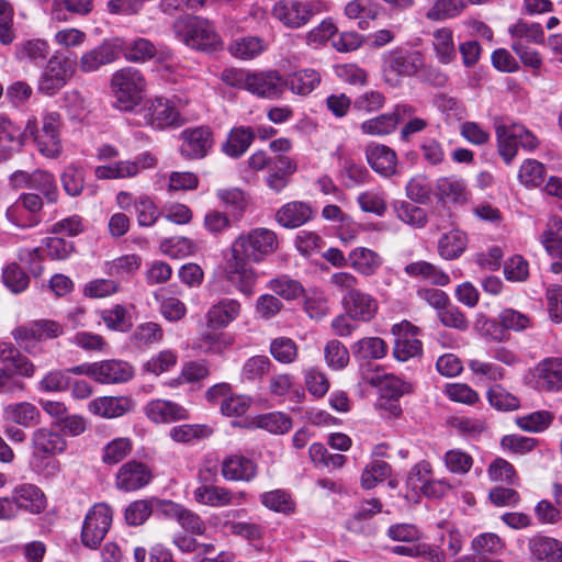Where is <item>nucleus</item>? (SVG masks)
<instances>
[{"label":"nucleus","mask_w":562,"mask_h":562,"mask_svg":"<svg viewBox=\"0 0 562 562\" xmlns=\"http://www.w3.org/2000/svg\"><path fill=\"white\" fill-rule=\"evenodd\" d=\"M329 281L344 293L342 305L350 318L369 322L374 317L378 303L370 294L357 289L358 279L352 273L336 272Z\"/></svg>","instance_id":"f257e3e1"},{"label":"nucleus","mask_w":562,"mask_h":562,"mask_svg":"<svg viewBox=\"0 0 562 562\" xmlns=\"http://www.w3.org/2000/svg\"><path fill=\"white\" fill-rule=\"evenodd\" d=\"M146 81L142 72L126 67L115 71L111 79V89L115 106L122 111H133L143 100Z\"/></svg>","instance_id":"f03ea898"},{"label":"nucleus","mask_w":562,"mask_h":562,"mask_svg":"<svg viewBox=\"0 0 562 562\" xmlns=\"http://www.w3.org/2000/svg\"><path fill=\"white\" fill-rule=\"evenodd\" d=\"M173 31L177 37L192 48L206 50L215 48L221 43L220 36L210 21L199 16L177 19L173 23Z\"/></svg>","instance_id":"7ed1b4c3"},{"label":"nucleus","mask_w":562,"mask_h":562,"mask_svg":"<svg viewBox=\"0 0 562 562\" xmlns=\"http://www.w3.org/2000/svg\"><path fill=\"white\" fill-rule=\"evenodd\" d=\"M424 67V56L418 50L395 49L383 58V78L390 87H398L404 78L413 77Z\"/></svg>","instance_id":"20e7f679"},{"label":"nucleus","mask_w":562,"mask_h":562,"mask_svg":"<svg viewBox=\"0 0 562 562\" xmlns=\"http://www.w3.org/2000/svg\"><path fill=\"white\" fill-rule=\"evenodd\" d=\"M278 248L277 235L268 228H255L241 234L232 244L231 250L248 258L251 262H261Z\"/></svg>","instance_id":"39448f33"},{"label":"nucleus","mask_w":562,"mask_h":562,"mask_svg":"<svg viewBox=\"0 0 562 562\" xmlns=\"http://www.w3.org/2000/svg\"><path fill=\"white\" fill-rule=\"evenodd\" d=\"M113 521V509L105 503L94 504L87 513L81 528V543L95 550L104 540Z\"/></svg>","instance_id":"423d86ee"},{"label":"nucleus","mask_w":562,"mask_h":562,"mask_svg":"<svg viewBox=\"0 0 562 562\" xmlns=\"http://www.w3.org/2000/svg\"><path fill=\"white\" fill-rule=\"evenodd\" d=\"M527 385L539 392L562 390V358L549 357L538 362L525 376Z\"/></svg>","instance_id":"0eeeda50"},{"label":"nucleus","mask_w":562,"mask_h":562,"mask_svg":"<svg viewBox=\"0 0 562 562\" xmlns=\"http://www.w3.org/2000/svg\"><path fill=\"white\" fill-rule=\"evenodd\" d=\"M60 116L57 112L46 113L42 130H37L36 120H29L25 132L35 137L40 151L49 158L57 157L61 151L59 139Z\"/></svg>","instance_id":"6e6552de"},{"label":"nucleus","mask_w":562,"mask_h":562,"mask_svg":"<svg viewBox=\"0 0 562 562\" xmlns=\"http://www.w3.org/2000/svg\"><path fill=\"white\" fill-rule=\"evenodd\" d=\"M72 61L59 53L50 56L38 80V91L54 95L72 78Z\"/></svg>","instance_id":"1a4fd4ad"},{"label":"nucleus","mask_w":562,"mask_h":562,"mask_svg":"<svg viewBox=\"0 0 562 562\" xmlns=\"http://www.w3.org/2000/svg\"><path fill=\"white\" fill-rule=\"evenodd\" d=\"M142 117L138 125H149L153 128H165L182 124L180 112L173 103L166 98L148 100L137 112Z\"/></svg>","instance_id":"9d476101"},{"label":"nucleus","mask_w":562,"mask_h":562,"mask_svg":"<svg viewBox=\"0 0 562 562\" xmlns=\"http://www.w3.org/2000/svg\"><path fill=\"white\" fill-rule=\"evenodd\" d=\"M237 82L252 94L267 99H278L285 90L283 77L277 70L255 74L240 72Z\"/></svg>","instance_id":"9b49d317"},{"label":"nucleus","mask_w":562,"mask_h":562,"mask_svg":"<svg viewBox=\"0 0 562 562\" xmlns=\"http://www.w3.org/2000/svg\"><path fill=\"white\" fill-rule=\"evenodd\" d=\"M250 260L239 254L231 255L225 261V277L239 292L249 295L252 293L254 285L257 281V274L250 266Z\"/></svg>","instance_id":"f8f14e48"},{"label":"nucleus","mask_w":562,"mask_h":562,"mask_svg":"<svg viewBox=\"0 0 562 562\" xmlns=\"http://www.w3.org/2000/svg\"><path fill=\"white\" fill-rule=\"evenodd\" d=\"M31 449L33 458L46 460L67 449L64 435L52 427H38L31 435Z\"/></svg>","instance_id":"ddd939ff"},{"label":"nucleus","mask_w":562,"mask_h":562,"mask_svg":"<svg viewBox=\"0 0 562 562\" xmlns=\"http://www.w3.org/2000/svg\"><path fill=\"white\" fill-rule=\"evenodd\" d=\"M419 329L408 322H402L392 326V333L397 335L393 355L398 361H407L411 358L422 355L423 345L417 338Z\"/></svg>","instance_id":"4468645a"},{"label":"nucleus","mask_w":562,"mask_h":562,"mask_svg":"<svg viewBox=\"0 0 562 562\" xmlns=\"http://www.w3.org/2000/svg\"><path fill=\"white\" fill-rule=\"evenodd\" d=\"M272 13L285 26L299 29L314 15L315 5L301 1H280L274 4Z\"/></svg>","instance_id":"2eb2a0df"},{"label":"nucleus","mask_w":562,"mask_h":562,"mask_svg":"<svg viewBox=\"0 0 562 562\" xmlns=\"http://www.w3.org/2000/svg\"><path fill=\"white\" fill-rule=\"evenodd\" d=\"M151 477V471L146 464L132 460L119 469L115 485L125 492L136 491L147 485Z\"/></svg>","instance_id":"dca6fc26"},{"label":"nucleus","mask_w":562,"mask_h":562,"mask_svg":"<svg viewBox=\"0 0 562 562\" xmlns=\"http://www.w3.org/2000/svg\"><path fill=\"white\" fill-rule=\"evenodd\" d=\"M245 495V492L233 493L226 487L206 484L196 487L193 492L196 503L211 507L239 505L244 501Z\"/></svg>","instance_id":"f3484780"},{"label":"nucleus","mask_w":562,"mask_h":562,"mask_svg":"<svg viewBox=\"0 0 562 562\" xmlns=\"http://www.w3.org/2000/svg\"><path fill=\"white\" fill-rule=\"evenodd\" d=\"M241 311V303L238 300L224 297L207 310L206 325L211 329L226 328L240 316Z\"/></svg>","instance_id":"a211bd4d"},{"label":"nucleus","mask_w":562,"mask_h":562,"mask_svg":"<svg viewBox=\"0 0 562 562\" xmlns=\"http://www.w3.org/2000/svg\"><path fill=\"white\" fill-rule=\"evenodd\" d=\"M181 154L190 159L203 158L213 144L212 132L203 126L184 130L181 133Z\"/></svg>","instance_id":"6ab92c4d"},{"label":"nucleus","mask_w":562,"mask_h":562,"mask_svg":"<svg viewBox=\"0 0 562 562\" xmlns=\"http://www.w3.org/2000/svg\"><path fill=\"white\" fill-rule=\"evenodd\" d=\"M531 562H562V543L546 536H533L528 540Z\"/></svg>","instance_id":"aec40b11"},{"label":"nucleus","mask_w":562,"mask_h":562,"mask_svg":"<svg viewBox=\"0 0 562 562\" xmlns=\"http://www.w3.org/2000/svg\"><path fill=\"white\" fill-rule=\"evenodd\" d=\"M366 157L371 168L385 177L396 171V154L393 149L381 144H370L366 148Z\"/></svg>","instance_id":"412c9836"},{"label":"nucleus","mask_w":562,"mask_h":562,"mask_svg":"<svg viewBox=\"0 0 562 562\" xmlns=\"http://www.w3.org/2000/svg\"><path fill=\"white\" fill-rule=\"evenodd\" d=\"M133 376V368L125 361L104 360L95 362V381L103 384L123 383Z\"/></svg>","instance_id":"4be33fe9"},{"label":"nucleus","mask_w":562,"mask_h":562,"mask_svg":"<svg viewBox=\"0 0 562 562\" xmlns=\"http://www.w3.org/2000/svg\"><path fill=\"white\" fill-rule=\"evenodd\" d=\"M0 361L20 376L30 379L35 373V364L10 342H0Z\"/></svg>","instance_id":"5701e85b"},{"label":"nucleus","mask_w":562,"mask_h":562,"mask_svg":"<svg viewBox=\"0 0 562 562\" xmlns=\"http://www.w3.org/2000/svg\"><path fill=\"white\" fill-rule=\"evenodd\" d=\"M256 473V464L243 456L232 454L222 462V475L227 481H250Z\"/></svg>","instance_id":"b1692460"},{"label":"nucleus","mask_w":562,"mask_h":562,"mask_svg":"<svg viewBox=\"0 0 562 562\" xmlns=\"http://www.w3.org/2000/svg\"><path fill=\"white\" fill-rule=\"evenodd\" d=\"M147 417L154 423H172L187 418V409L165 400H154L145 407Z\"/></svg>","instance_id":"393cba45"},{"label":"nucleus","mask_w":562,"mask_h":562,"mask_svg":"<svg viewBox=\"0 0 562 562\" xmlns=\"http://www.w3.org/2000/svg\"><path fill=\"white\" fill-rule=\"evenodd\" d=\"M431 45L437 60L449 65L457 58L453 32L449 27H439L431 33Z\"/></svg>","instance_id":"a878e982"},{"label":"nucleus","mask_w":562,"mask_h":562,"mask_svg":"<svg viewBox=\"0 0 562 562\" xmlns=\"http://www.w3.org/2000/svg\"><path fill=\"white\" fill-rule=\"evenodd\" d=\"M13 498L18 509H24L32 514H38L46 507L43 492L33 484H22L13 491Z\"/></svg>","instance_id":"bb28decb"},{"label":"nucleus","mask_w":562,"mask_h":562,"mask_svg":"<svg viewBox=\"0 0 562 562\" xmlns=\"http://www.w3.org/2000/svg\"><path fill=\"white\" fill-rule=\"evenodd\" d=\"M233 337L226 333L204 331L193 344L200 353L221 356L233 345Z\"/></svg>","instance_id":"cd10ccee"},{"label":"nucleus","mask_w":562,"mask_h":562,"mask_svg":"<svg viewBox=\"0 0 562 562\" xmlns=\"http://www.w3.org/2000/svg\"><path fill=\"white\" fill-rule=\"evenodd\" d=\"M4 418L25 428L38 425L41 413L38 408L29 402L9 404L3 408Z\"/></svg>","instance_id":"c85d7f7f"},{"label":"nucleus","mask_w":562,"mask_h":562,"mask_svg":"<svg viewBox=\"0 0 562 562\" xmlns=\"http://www.w3.org/2000/svg\"><path fill=\"white\" fill-rule=\"evenodd\" d=\"M88 407L94 415L115 418L124 415L130 409V400L126 397L102 396L92 400Z\"/></svg>","instance_id":"c756f323"},{"label":"nucleus","mask_w":562,"mask_h":562,"mask_svg":"<svg viewBox=\"0 0 562 562\" xmlns=\"http://www.w3.org/2000/svg\"><path fill=\"white\" fill-rule=\"evenodd\" d=\"M351 351L358 361L380 360L387 353V345L380 337H364L351 346Z\"/></svg>","instance_id":"7c9ffc66"},{"label":"nucleus","mask_w":562,"mask_h":562,"mask_svg":"<svg viewBox=\"0 0 562 562\" xmlns=\"http://www.w3.org/2000/svg\"><path fill=\"white\" fill-rule=\"evenodd\" d=\"M296 164L286 156H278L270 165V172L267 178L268 187L277 192L281 191L289 183V178L296 171Z\"/></svg>","instance_id":"2f4dec72"},{"label":"nucleus","mask_w":562,"mask_h":562,"mask_svg":"<svg viewBox=\"0 0 562 562\" xmlns=\"http://www.w3.org/2000/svg\"><path fill=\"white\" fill-rule=\"evenodd\" d=\"M540 243L550 257L562 260V217L552 215L549 218Z\"/></svg>","instance_id":"473e14b6"},{"label":"nucleus","mask_w":562,"mask_h":562,"mask_svg":"<svg viewBox=\"0 0 562 562\" xmlns=\"http://www.w3.org/2000/svg\"><path fill=\"white\" fill-rule=\"evenodd\" d=\"M283 82L293 93L307 95L319 85L321 75L314 69H302L283 78Z\"/></svg>","instance_id":"72a5a7b5"},{"label":"nucleus","mask_w":562,"mask_h":562,"mask_svg":"<svg viewBox=\"0 0 562 562\" xmlns=\"http://www.w3.org/2000/svg\"><path fill=\"white\" fill-rule=\"evenodd\" d=\"M142 266V258L136 254L124 255L104 263L105 273L117 279H126L134 276Z\"/></svg>","instance_id":"f704fd0d"},{"label":"nucleus","mask_w":562,"mask_h":562,"mask_svg":"<svg viewBox=\"0 0 562 562\" xmlns=\"http://www.w3.org/2000/svg\"><path fill=\"white\" fill-rule=\"evenodd\" d=\"M436 189L438 198L445 203L462 206L468 200V192L462 180L441 178L437 181Z\"/></svg>","instance_id":"c9c22d12"},{"label":"nucleus","mask_w":562,"mask_h":562,"mask_svg":"<svg viewBox=\"0 0 562 562\" xmlns=\"http://www.w3.org/2000/svg\"><path fill=\"white\" fill-rule=\"evenodd\" d=\"M255 137V131L250 127L240 126L233 128L226 143L223 145V150L231 157H240L246 153Z\"/></svg>","instance_id":"e433bc0d"},{"label":"nucleus","mask_w":562,"mask_h":562,"mask_svg":"<svg viewBox=\"0 0 562 562\" xmlns=\"http://www.w3.org/2000/svg\"><path fill=\"white\" fill-rule=\"evenodd\" d=\"M351 267L363 276H372L381 266V257L366 247L353 249L348 257Z\"/></svg>","instance_id":"4c0bfd02"},{"label":"nucleus","mask_w":562,"mask_h":562,"mask_svg":"<svg viewBox=\"0 0 562 562\" xmlns=\"http://www.w3.org/2000/svg\"><path fill=\"white\" fill-rule=\"evenodd\" d=\"M467 236L459 229H453L445 234L438 243L440 257L446 260H452L460 257L467 248Z\"/></svg>","instance_id":"58836bf2"},{"label":"nucleus","mask_w":562,"mask_h":562,"mask_svg":"<svg viewBox=\"0 0 562 562\" xmlns=\"http://www.w3.org/2000/svg\"><path fill=\"white\" fill-rule=\"evenodd\" d=\"M115 59V53L110 45H100L87 53L80 58V70L83 72L95 71L100 66L112 63Z\"/></svg>","instance_id":"ea45409f"},{"label":"nucleus","mask_w":562,"mask_h":562,"mask_svg":"<svg viewBox=\"0 0 562 562\" xmlns=\"http://www.w3.org/2000/svg\"><path fill=\"white\" fill-rule=\"evenodd\" d=\"M405 272L413 277H420L436 285H447L450 278L441 269L427 261L412 262L405 267Z\"/></svg>","instance_id":"a19ab883"},{"label":"nucleus","mask_w":562,"mask_h":562,"mask_svg":"<svg viewBox=\"0 0 562 562\" xmlns=\"http://www.w3.org/2000/svg\"><path fill=\"white\" fill-rule=\"evenodd\" d=\"M515 131H520L518 124L510 126L501 125L496 128V137L498 142V153L506 162H510L516 156L518 149V139H516Z\"/></svg>","instance_id":"79ce46f5"},{"label":"nucleus","mask_w":562,"mask_h":562,"mask_svg":"<svg viewBox=\"0 0 562 562\" xmlns=\"http://www.w3.org/2000/svg\"><path fill=\"white\" fill-rule=\"evenodd\" d=\"M123 53L124 57L130 61L145 63L156 56L157 48L149 40L138 37L130 43H125Z\"/></svg>","instance_id":"37998d69"},{"label":"nucleus","mask_w":562,"mask_h":562,"mask_svg":"<svg viewBox=\"0 0 562 562\" xmlns=\"http://www.w3.org/2000/svg\"><path fill=\"white\" fill-rule=\"evenodd\" d=\"M254 423L258 428L274 435H283L292 428L291 418L281 412L259 415L255 418Z\"/></svg>","instance_id":"c03bdc74"},{"label":"nucleus","mask_w":562,"mask_h":562,"mask_svg":"<svg viewBox=\"0 0 562 562\" xmlns=\"http://www.w3.org/2000/svg\"><path fill=\"white\" fill-rule=\"evenodd\" d=\"M397 108L393 113L382 114L380 116L364 121L361 124V131L368 135H386L393 132L400 121Z\"/></svg>","instance_id":"a18cd8bd"},{"label":"nucleus","mask_w":562,"mask_h":562,"mask_svg":"<svg viewBox=\"0 0 562 562\" xmlns=\"http://www.w3.org/2000/svg\"><path fill=\"white\" fill-rule=\"evenodd\" d=\"M30 189L40 191L50 203L57 201L58 189L52 173L36 169L30 173Z\"/></svg>","instance_id":"49530a36"},{"label":"nucleus","mask_w":562,"mask_h":562,"mask_svg":"<svg viewBox=\"0 0 562 562\" xmlns=\"http://www.w3.org/2000/svg\"><path fill=\"white\" fill-rule=\"evenodd\" d=\"M465 8L464 0H436L426 15L429 20L441 21L458 16Z\"/></svg>","instance_id":"de8ad7c7"},{"label":"nucleus","mask_w":562,"mask_h":562,"mask_svg":"<svg viewBox=\"0 0 562 562\" xmlns=\"http://www.w3.org/2000/svg\"><path fill=\"white\" fill-rule=\"evenodd\" d=\"M101 318L108 328L119 331H128L132 328V318L125 306L116 304L101 312Z\"/></svg>","instance_id":"09e8293b"},{"label":"nucleus","mask_w":562,"mask_h":562,"mask_svg":"<svg viewBox=\"0 0 562 562\" xmlns=\"http://www.w3.org/2000/svg\"><path fill=\"white\" fill-rule=\"evenodd\" d=\"M98 179H123L132 178L137 175V168L130 160H121L95 168Z\"/></svg>","instance_id":"8fccbe9b"},{"label":"nucleus","mask_w":562,"mask_h":562,"mask_svg":"<svg viewBox=\"0 0 562 562\" xmlns=\"http://www.w3.org/2000/svg\"><path fill=\"white\" fill-rule=\"evenodd\" d=\"M554 416L549 411H537L516 419L517 426L529 432H539L547 429L553 422Z\"/></svg>","instance_id":"3c124183"},{"label":"nucleus","mask_w":562,"mask_h":562,"mask_svg":"<svg viewBox=\"0 0 562 562\" xmlns=\"http://www.w3.org/2000/svg\"><path fill=\"white\" fill-rule=\"evenodd\" d=\"M345 13L349 19L360 20L359 26L364 29L368 20L376 18L378 9L371 0H352L346 5Z\"/></svg>","instance_id":"603ef678"},{"label":"nucleus","mask_w":562,"mask_h":562,"mask_svg":"<svg viewBox=\"0 0 562 562\" xmlns=\"http://www.w3.org/2000/svg\"><path fill=\"white\" fill-rule=\"evenodd\" d=\"M23 133L4 116H0V148L10 153L21 147Z\"/></svg>","instance_id":"864d4df0"},{"label":"nucleus","mask_w":562,"mask_h":562,"mask_svg":"<svg viewBox=\"0 0 562 562\" xmlns=\"http://www.w3.org/2000/svg\"><path fill=\"white\" fill-rule=\"evenodd\" d=\"M270 353L281 363H292L297 358L299 348L293 339L278 337L270 344Z\"/></svg>","instance_id":"5fc2aeb1"},{"label":"nucleus","mask_w":562,"mask_h":562,"mask_svg":"<svg viewBox=\"0 0 562 562\" xmlns=\"http://www.w3.org/2000/svg\"><path fill=\"white\" fill-rule=\"evenodd\" d=\"M36 328L37 325L35 321H33L25 325L18 326L12 330V337L27 353H33L37 342L42 341L40 338V333Z\"/></svg>","instance_id":"6e6d98bb"},{"label":"nucleus","mask_w":562,"mask_h":562,"mask_svg":"<svg viewBox=\"0 0 562 562\" xmlns=\"http://www.w3.org/2000/svg\"><path fill=\"white\" fill-rule=\"evenodd\" d=\"M324 357L327 366L334 370L346 368L350 358L348 349L336 339H331L325 345Z\"/></svg>","instance_id":"4d7b16f0"},{"label":"nucleus","mask_w":562,"mask_h":562,"mask_svg":"<svg viewBox=\"0 0 562 562\" xmlns=\"http://www.w3.org/2000/svg\"><path fill=\"white\" fill-rule=\"evenodd\" d=\"M488 403L498 411H515L519 408V400L499 384L487 391Z\"/></svg>","instance_id":"13d9d810"},{"label":"nucleus","mask_w":562,"mask_h":562,"mask_svg":"<svg viewBox=\"0 0 562 562\" xmlns=\"http://www.w3.org/2000/svg\"><path fill=\"white\" fill-rule=\"evenodd\" d=\"M391 472V467L382 460L372 461L362 472L361 485L363 488H373L379 482L384 481Z\"/></svg>","instance_id":"bf43d9fd"},{"label":"nucleus","mask_w":562,"mask_h":562,"mask_svg":"<svg viewBox=\"0 0 562 562\" xmlns=\"http://www.w3.org/2000/svg\"><path fill=\"white\" fill-rule=\"evenodd\" d=\"M431 465L427 461H420L415 464L411 471L408 472L406 484L407 486L415 492V494H420L426 485L431 480Z\"/></svg>","instance_id":"052dcab7"},{"label":"nucleus","mask_w":562,"mask_h":562,"mask_svg":"<svg viewBox=\"0 0 562 562\" xmlns=\"http://www.w3.org/2000/svg\"><path fill=\"white\" fill-rule=\"evenodd\" d=\"M153 510V498L135 501L126 507L125 520L130 526H140L149 518Z\"/></svg>","instance_id":"680f3d73"},{"label":"nucleus","mask_w":562,"mask_h":562,"mask_svg":"<svg viewBox=\"0 0 562 562\" xmlns=\"http://www.w3.org/2000/svg\"><path fill=\"white\" fill-rule=\"evenodd\" d=\"M269 288L277 295L285 300H295L304 292L302 284L288 276H280L272 279L269 283Z\"/></svg>","instance_id":"e2e57ef3"},{"label":"nucleus","mask_w":562,"mask_h":562,"mask_svg":"<svg viewBox=\"0 0 562 562\" xmlns=\"http://www.w3.org/2000/svg\"><path fill=\"white\" fill-rule=\"evenodd\" d=\"M261 503L269 509L289 514L294 510V503L291 496L282 490H276L263 493L261 495Z\"/></svg>","instance_id":"0e129e2a"},{"label":"nucleus","mask_w":562,"mask_h":562,"mask_svg":"<svg viewBox=\"0 0 562 562\" xmlns=\"http://www.w3.org/2000/svg\"><path fill=\"white\" fill-rule=\"evenodd\" d=\"M383 396L391 400H398L413 391V384L393 374H385L380 382Z\"/></svg>","instance_id":"69168bd1"},{"label":"nucleus","mask_w":562,"mask_h":562,"mask_svg":"<svg viewBox=\"0 0 562 562\" xmlns=\"http://www.w3.org/2000/svg\"><path fill=\"white\" fill-rule=\"evenodd\" d=\"M272 363L267 356H254L246 360L241 369V379L255 381L269 373Z\"/></svg>","instance_id":"338daca9"},{"label":"nucleus","mask_w":562,"mask_h":562,"mask_svg":"<svg viewBox=\"0 0 562 562\" xmlns=\"http://www.w3.org/2000/svg\"><path fill=\"white\" fill-rule=\"evenodd\" d=\"M262 49L263 45L261 40L259 37L252 36L236 40L229 46V52L232 55L241 59L254 58L255 56L259 55Z\"/></svg>","instance_id":"774afa93"}]
</instances>
